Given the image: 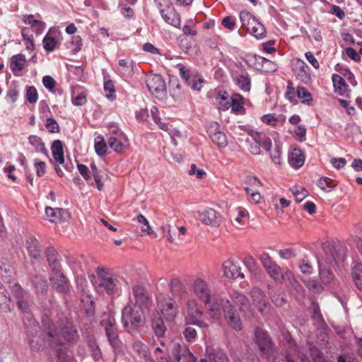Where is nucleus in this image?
<instances>
[{
	"label": "nucleus",
	"instance_id": "obj_12",
	"mask_svg": "<svg viewBox=\"0 0 362 362\" xmlns=\"http://www.w3.org/2000/svg\"><path fill=\"white\" fill-rule=\"evenodd\" d=\"M197 219L203 224L217 227L221 224V216L213 209H206L197 212Z\"/></svg>",
	"mask_w": 362,
	"mask_h": 362
},
{
	"label": "nucleus",
	"instance_id": "obj_48",
	"mask_svg": "<svg viewBox=\"0 0 362 362\" xmlns=\"http://www.w3.org/2000/svg\"><path fill=\"white\" fill-rule=\"evenodd\" d=\"M317 186L326 192H331L335 187L334 181L329 177H321L317 181Z\"/></svg>",
	"mask_w": 362,
	"mask_h": 362
},
{
	"label": "nucleus",
	"instance_id": "obj_58",
	"mask_svg": "<svg viewBox=\"0 0 362 362\" xmlns=\"http://www.w3.org/2000/svg\"><path fill=\"white\" fill-rule=\"evenodd\" d=\"M72 103L76 106H81L86 103V94L84 92H81L76 95L73 94L71 97Z\"/></svg>",
	"mask_w": 362,
	"mask_h": 362
},
{
	"label": "nucleus",
	"instance_id": "obj_22",
	"mask_svg": "<svg viewBox=\"0 0 362 362\" xmlns=\"http://www.w3.org/2000/svg\"><path fill=\"white\" fill-rule=\"evenodd\" d=\"M186 346H181L176 342H172L168 349V356L171 362H180L184 354V350L187 349Z\"/></svg>",
	"mask_w": 362,
	"mask_h": 362
},
{
	"label": "nucleus",
	"instance_id": "obj_50",
	"mask_svg": "<svg viewBox=\"0 0 362 362\" xmlns=\"http://www.w3.org/2000/svg\"><path fill=\"white\" fill-rule=\"evenodd\" d=\"M108 144L109 146L117 153H121L125 146V144L122 141L112 135L110 136L108 139Z\"/></svg>",
	"mask_w": 362,
	"mask_h": 362
},
{
	"label": "nucleus",
	"instance_id": "obj_25",
	"mask_svg": "<svg viewBox=\"0 0 362 362\" xmlns=\"http://www.w3.org/2000/svg\"><path fill=\"white\" fill-rule=\"evenodd\" d=\"M135 62L130 59H122L118 61V71L123 76H130L134 73Z\"/></svg>",
	"mask_w": 362,
	"mask_h": 362
},
{
	"label": "nucleus",
	"instance_id": "obj_59",
	"mask_svg": "<svg viewBox=\"0 0 362 362\" xmlns=\"http://www.w3.org/2000/svg\"><path fill=\"white\" fill-rule=\"evenodd\" d=\"M305 285L313 293H320L323 290L322 286L315 279H309Z\"/></svg>",
	"mask_w": 362,
	"mask_h": 362
},
{
	"label": "nucleus",
	"instance_id": "obj_41",
	"mask_svg": "<svg viewBox=\"0 0 362 362\" xmlns=\"http://www.w3.org/2000/svg\"><path fill=\"white\" fill-rule=\"evenodd\" d=\"M152 329L157 337H162L165 335L166 327L161 317L159 316L153 320Z\"/></svg>",
	"mask_w": 362,
	"mask_h": 362
},
{
	"label": "nucleus",
	"instance_id": "obj_34",
	"mask_svg": "<svg viewBox=\"0 0 362 362\" xmlns=\"http://www.w3.org/2000/svg\"><path fill=\"white\" fill-rule=\"evenodd\" d=\"M26 62L25 57L22 54L13 55L11 59V69L17 76L16 72L23 69Z\"/></svg>",
	"mask_w": 362,
	"mask_h": 362
},
{
	"label": "nucleus",
	"instance_id": "obj_1",
	"mask_svg": "<svg viewBox=\"0 0 362 362\" xmlns=\"http://www.w3.org/2000/svg\"><path fill=\"white\" fill-rule=\"evenodd\" d=\"M151 303V299L146 289L134 285L129 292L128 302L122 312V322L127 332L142 326L146 322L144 309Z\"/></svg>",
	"mask_w": 362,
	"mask_h": 362
},
{
	"label": "nucleus",
	"instance_id": "obj_60",
	"mask_svg": "<svg viewBox=\"0 0 362 362\" xmlns=\"http://www.w3.org/2000/svg\"><path fill=\"white\" fill-rule=\"evenodd\" d=\"M45 127L50 133H58L60 130L57 122L53 117H48L46 119Z\"/></svg>",
	"mask_w": 362,
	"mask_h": 362
},
{
	"label": "nucleus",
	"instance_id": "obj_54",
	"mask_svg": "<svg viewBox=\"0 0 362 362\" xmlns=\"http://www.w3.org/2000/svg\"><path fill=\"white\" fill-rule=\"evenodd\" d=\"M291 190L297 202H302L308 196V191L305 188L293 187Z\"/></svg>",
	"mask_w": 362,
	"mask_h": 362
},
{
	"label": "nucleus",
	"instance_id": "obj_28",
	"mask_svg": "<svg viewBox=\"0 0 362 362\" xmlns=\"http://www.w3.org/2000/svg\"><path fill=\"white\" fill-rule=\"evenodd\" d=\"M46 257L52 271H57L61 269L59 256L54 247H49L47 249Z\"/></svg>",
	"mask_w": 362,
	"mask_h": 362
},
{
	"label": "nucleus",
	"instance_id": "obj_5",
	"mask_svg": "<svg viewBox=\"0 0 362 362\" xmlns=\"http://www.w3.org/2000/svg\"><path fill=\"white\" fill-rule=\"evenodd\" d=\"M193 291L196 296L207 306V310L210 308L216 301L222 297H216L212 294L209 283L201 278H197L193 282Z\"/></svg>",
	"mask_w": 362,
	"mask_h": 362
},
{
	"label": "nucleus",
	"instance_id": "obj_10",
	"mask_svg": "<svg viewBox=\"0 0 362 362\" xmlns=\"http://www.w3.org/2000/svg\"><path fill=\"white\" fill-rule=\"evenodd\" d=\"M207 134L211 141L219 148H225L228 145L226 135L221 131L218 122H213L207 126Z\"/></svg>",
	"mask_w": 362,
	"mask_h": 362
},
{
	"label": "nucleus",
	"instance_id": "obj_15",
	"mask_svg": "<svg viewBox=\"0 0 362 362\" xmlns=\"http://www.w3.org/2000/svg\"><path fill=\"white\" fill-rule=\"evenodd\" d=\"M322 249L325 257H317V259H324V264H332L334 262L337 263L339 261H344L345 259L344 252H337L332 244L324 243Z\"/></svg>",
	"mask_w": 362,
	"mask_h": 362
},
{
	"label": "nucleus",
	"instance_id": "obj_38",
	"mask_svg": "<svg viewBox=\"0 0 362 362\" xmlns=\"http://www.w3.org/2000/svg\"><path fill=\"white\" fill-rule=\"evenodd\" d=\"M247 32L257 39H262L266 35L265 28L258 20L256 22H253V24L247 29Z\"/></svg>",
	"mask_w": 362,
	"mask_h": 362
},
{
	"label": "nucleus",
	"instance_id": "obj_64",
	"mask_svg": "<svg viewBox=\"0 0 362 362\" xmlns=\"http://www.w3.org/2000/svg\"><path fill=\"white\" fill-rule=\"evenodd\" d=\"M259 259L262 264L263 265L266 270L269 269V267H272L273 264H276V262H274L271 257L267 253L262 254L260 256Z\"/></svg>",
	"mask_w": 362,
	"mask_h": 362
},
{
	"label": "nucleus",
	"instance_id": "obj_14",
	"mask_svg": "<svg viewBox=\"0 0 362 362\" xmlns=\"http://www.w3.org/2000/svg\"><path fill=\"white\" fill-rule=\"evenodd\" d=\"M49 280L52 288L57 291L63 293H67L69 291L70 285L69 281L61 272L60 269L52 271Z\"/></svg>",
	"mask_w": 362,
	"mask_h": 362
},
{
	"label": "nucleus",
	"instance_id": "obj_7",
	"mask_svg": "<svg viewBox=\"0 0 362 362\" xmlns=\"http://www.w3.org/2000/svg\"><path fill=\"white\" fill-rule=\"evenodd\" d=\"M158 308L166 321H173L179 313V306L175 300L168 296L157 298Z\"/></svg>",
	"mask_w": 362,
	"mask_h": 362
},
{
	"label": "nucleus",
	"instance_id": "obj_31",
	"mask_svg": "<svg viewBox=\"0 0 362 362\" xmlns=\"http://www.w3.org/2000/svg\"><path fill=\"white\" fill-rule=\"evenodd\" d=\"M27 250L32 258L38 259L41 256V246L35 237H30L26 242Z\"/></svg>",
	"mask_w": 362,
	"mask_h": 362
},
{
	"label": "nucleus",
	"instance_id": "obj_39",
	"mask_svg": "<svg viewBox=\"0 0 362 362\" xmlns=\"http://www.w3.org/2000/svg\"><path fill=\"white\" fill-rule=\"evenodd\" d=\"M353 281L358 289L362 291V264L356 263L351 270Z\"/></svg>",
	"mask_w": 362,
	"mask_h": 362
},
{
	"label": "nucleus",
	"instance_id": "obj_52",
	"mask_svg": "<svg viewBox=\"0 0 362 362\" xmlns=\"http://www.w3.org/2000/svg\"><path fill=\"white\" fill-rule=\"evenodd\" d=\"M33 286L36 292L45 294L47 291V284L45 280L40 277H35L33 281Z\"/></svg>",
	"mask_w": 362,
	"mask_h": 362
},
{
	"label": "nucleus",
	"instance_id": "obj_18",
	"mask_svg": "<svg viewBox=\"0 0 362 362\" xmlns=\"http://www.w3.org/2000/svg\"><path fill=\"white\" fill-rule=\"evenodd\" d=\"M266 271L269 276L276 282L282 280L290 281L293 278V274L290 271L282 273L281 267L276 263Z\"/></svg>",
	"mask_w": 362,
	"mask_h": 362
},
{
	"label": "nucleus",
	"instance_id": "obj_37",
	"mask_svg": "<svg viewBox=\"0 0 362 362\" xmlns=\"http://www.w3.org/2000/svg\"><path fill=\"white\" fill-rule=\"evenodd\" d=\"M200 362H230L227 354L223 351H216L208 358H202Z\"/></svg>",
	"mask_w": 362,
	"mask_h": 362
},
{
	"label": "nucleus",
	"instance_id": "obj_9",
	"mask_svg": "<svg viewBox=\"0 0 362 362\" xmlns=\"http://www.w3.org/2000/svg\"><path fill=\"white\" fill-rule=\"evenodd\" d=\"M99 286L103 288L107 294L114 295L119 291V281L113 276L105 272L103 268L98 272Z\"/></svg>",
	"mask_w": 362,
	"mask_h": 362
},
{
	"label": "nucleus",
	"instance_id": "obj_62",
	"mask_svg": "<svg viewBox=\"0 0 362 362\" xmlns=\"http://www.w3.org/2000/svg\"><path fill=\"white\" fill-rule=\"evenodd\" d=\"M34 168L37 177H42L45 174L46 163L36 158L34 160Z\"/></svg>",
	"mask_w": 362,
	"mask_h": 362
},
{
	"label": "nucleus",
	"instance_id": "obj_13",
	"mask_svg": "<svg viewBox=\"0 0 362 362\" xmlns=\"http://www.w3.org/2000/svg\"><path fill=\"white\" fill-rule=\"evenodd\" d=\"M252 304L262 315H265L269 310V304L266 300L264 293L259 288L254 287L250 292Z\"/></svg>",
	"mask_w": 362,
	"mask_h": 362
},
{
	"label": "nucleus",
	"instance_id": "obj_17",
	"mask_svg": "<svg viewBox=\"0 0 362 362\" xmlns=\"http://www.w3.org/2000/svg\"><path fill=\"white\" fill-rule=\"evenodd\" d=\"M45 215L50 222H57L58 221H65L69 218V213L66 209L62 208H45Z\"/></svg>",
	"mask_w": 362,
	"mask_h": 362
},
{
	"label": "nucleus",
	"instance_id": "obj_55",
	"mask_svg": "<svg viewBox=\"0 0 362 362\" xmlns=\"http://www.w3.org/2000/svg\"><path fill=\"white\" fill-rule=\"evenodd\" d=\"M285 98L291 103H297L296 90L291 82L288 83L285 93Z\"/></svg>",
	"mask_w": 362,
	"mask_h": 362
},
{
	"label": "nucleus",
	"instance_id": "obj_32",
	"mask_svg": "<svg viewBox=\"0 0 362 362\" xmlns=\"http://www.w3.org/2000/svg\"><path fill=\"white\" fill-rule=\"evenodd\" d=\"M290 165L294 168L302 167L305 163V157L301 150L294 148L288 157Z\"/></svg>",
	"mask_w": 362,
	"mask_h": 362
},
{
	"label": "nucleus",
	"instance_id": "obj_23",
	"mask_svg": "<svg viewBox=\"0 0 362 362\" xmlns=\"http://www.w3.org/2000/svg\"><path fill=\"white\" fill-rule=\"evenodd\" d=\"M282 336L284 341L287 342L288 346V354L286 356V359L283 362H295L291 358L290 355H298L299 349L289 332H284Z\"/></svg>",
	"mask_w": 362,
	"mask_h": 362
},
{
	"label": "nucleus",
	"instance_id": "obj_11",
	"mask_svg": "<svg viewBox=\"0 0 362 362\" xmlns=\"http://www.w3.org/2000/svg\"><path fill=\"white\" fill-rule=\"evenodd\" d=\"M101 324L105 327V334L110 345L114 349H118L120 345V341L115 320L109 318L106 321L103 320Z\"/></svg>",
	"mask_w": 362,
	"mask_h": 362
},
{
	"label": "nucleus",
	"instance_id": "obj_2",
	"mask_svg": "<svg viewBox=\"0 0 362 362\" xmlns=\"http://www.w3.org/2000/svg\"><path fill=\"white\" fill-rule=\"evenodd\" d=\"M47 341L51 346H61L76 342L78 334L75 327L68 320L53 323L47 317L42 320Z\"/></svg>",
	"mask_w": 362,
	"mask_h": 362
},
{
	"label": "nucleus",
	"instance_id": "obj_26",
	"mask_svg": "<svg viewBox=\"0 0 362 362\" xmlns=\"http://www.w3.org/2000/svg\"><path fill=\"white\" fill-rule=\"evenodd\" d=\"M235 84L243 92H249L251 89V78L245 71L238 74L235 76Z\"/></svg>",
	"mask_w": 362,
	"mask_h": 362
},
{
	"label": "nucleus",
	"instance_id": "obj_33",
	"mask_svg": "<svg viewBox=\"0 0 362 362\" xmlns=\"http://www.w3.org/2000/svg\"><path fill=\"white\" fill-rule=\"evenodd\" d=\"M52 153L53 158L58 162L59 164H62L64 162L63 144L60 140H55L53 141L52 147Z\"/></svg>",
	"mask_w": 362,
	"mask_h": 362
},
{
	"label": "nucleus",
	"instance_id": "obj_47",
	"mask_svg": "<svg viewBox=\"0 0 362 362\" xmlns=\"http://www.w3.org/2000/svg\"><path fill=\"white\" fill-rule=\"evenodd\" d=\"M297 99H300L302 103L309 104L312 101L310 92L304 87L299 86L296 89Z\"/></svg>",
	"mask_w": 362,
	"mask_h": 362
},
{
	"label": "nucleus",
	"instance_id": "obj_4",
	"mask_svg": "<svg viewBox=\"0 0 362 362\" xmlns=\"http://www.w3.org/2000/svg\"><path fill=\"white\" fill-rule=\"evenodd\" d=\"M209 317L214 321L219 320L223 316L227 325L236 332L243 328L242 322L230 300L221 298L216 301L207 310Z\"/></svg>",
	"mask_w": 362,
	"mask_h": 362
},
{
	"label": "nucleus",
	"instance_id": "obj_35",
	"mask_svg": "<svg viewBox=\"0 0 362 362\" xmlns=\"http://www.w3.org/2000/svg\"><path fill=\"white\" fill-rule=\"evenodd\" d=\"M52 30L50 28L49 32L45 35L42 40V45L45 50L49 53L52 52L57 45V40L54 35H52Z\"/></svg>",
	"mask_w": 362,
	"mask_h": 362
},
{
	"label": "nucleus",
	"instance_id": "obj_3",
	"mask_svg": "<svg viewBox=\"0 0 362 362\" xmlns=\"http://www.w3.org/2000/svg\"><path fill=\"white\" fill-rule=\"evenodd\" d=\"M209 317L214 321L219 320L223 316L227 325L236 332L243 328L242 322L230 300L221 298L216 301L207 310Z\"/></svg>",
	"mask_w": 362,
	"mask_h": 362
},
{
	"label": "nucleus",
	"instance_id": "obj_19",
	"mask_svg": "<svg viewBox=\"0 0 362 362\" xmlns=\"http://www.w3.org/2000/svg\"><path fill=\"white\" fill-rule=\"evenodd\" d=\"M160 15L164 21L168 24L175 28H180L181 23L180 16L173 6H168V8H166V11L163 13H160Z\"/></svg>",
	"mask_w": 362,
	"mask_h": 362
},
{
	"label": "nucleus",
	"instance_id": "obj_61",
	"mask_svg": "<svg viewBox=\"0 0 362 362\" xmlns=\"http://www.w3.org/2000/svg\"><path fill=\"white\" fill-rule=\"evenodd\" d=\"M203 81L204 80L201 76L194 75V76H193L191 79L189 84L187 85L189 86L192 90L199 91L202 88Z\"/></svg>",
	"mask_w": 362,
	"mask_h": 362
},
{
	"label": "nucleus",
	"instance_id": "obj_29",
	"mask_svg": "<svg viewBox=\"0 0 362 362\" xmlns=\"http://www.w3.org/2000/svg\"><path fill=\"white\" fill-rule=\"evenodd\" d=\"M298 66L296 71L297 78L305 83L310 82L311 75L309 66L302 60H298Z\"/></svg>",
	"mask_w": 362,
	"mask_h": 362
},
{
	"label": "nucleus",
	"instance_id": "obj_51",
	"mask_svg": "<svg viewBox=\"0 0 362 362\" xmlns=\"http://www.w3.org/2000/svg\"><path fill=\"white\" fill-rule=\"evenodd\" d=\"M194 325L191 322L186 325L184 330L182 331V334L184 338L187 341H192L197 337V331L195 328L193 327Z\"/></svg>",
	"mask_w": 362,
	"mask_h": 362
},
{
	"label": "nucleus",
	"instance_id": "obj_36",
	"mask_svg": "<svg viewBox=\"0 0 362 362\" xmlns=\"http://www.w3.org/2000/svg\"><path fill=\"white\" fill-rule=\"evenodd\" d=\"M28 141L29 144L35 148L36 152L42 153L47 158H49L48 151L40 137L35 135H31L28 137Z\"/></svg>",
	"mask_w": 362,
	"mask_h": 362
},
{
	"label": "nucleus",
	"instance_id": "obj_53",
	"mask_svg": "<svg viewBox=\"0 0 362 362\" xmlns=\"http://www.w3.org/2000/svg\"><path fill=\"white\" fill-rule=\"evenodd\" d=\"M25 98L28 102L31 104L35 103L38 100V93L34 86L26 87Z\"/></svg>",
	"mask_w": 362,
	"mask_h": 362
},
{
	"label": "nucleus",
	"instance_id": "obj_46",
	"mask_svg": "<svg viewBox=\"0 0 362 362\" xmlns=\"http://www.w3.org/2000/svg\"><path fill=\"white\" fill-rule=\"evenodd\" d=\"M104 90L107 93L106 98L112 101L116 98L115 87L113 81L111 79H106L104 81L103 84Z\"/></svg>",
	"mask_w": 362,
	"mask_h": 362
},
{
	"label": "nucleus",
	"instance_id": "obj_42",
	"mask_svg": "<svg viewBox=\"0 0 362 362\" xmlns=\"http://www.w3.org/2000/svg\"><path fill=\"white\" fill-rule=\"evenodd\" d=\"M269 296L272 302L276 306H281L286 303L285 294L281 288L272 290L269 293Z\"/></svg>",
	"mask_w": 362,
	"mask_h": 362
},
{
	"label": "nucleus",
	"instance_id": "obj_27",
	"mask_svg": "<svg viewBox=\"0 0 362 362\" xmlns=\"http://www.w3.org/2000/svg\"><path fill=\"white\" fill-rule=\"evenodd\" d=\"M332 82L335 90L342 96H347L349 93V86L346 83L345 80L339 74L332 75Z\"/></svg>",
	"mask_w": 362,
	"mask_h": 362
},
{
	"label": "nucleus",
	"instance_id": "obj_8",
	"mask_svg": "<svg viewBox=\"0 0 362 362\" xmlns=\"http://www.w3.org/2000/svg\"><path fill=\"white\" fill-rule=\"evenodd\" d=\"M146 83L148 90L156 98L161 100L166 95V84L161 75L153 74L148 76Z\"/></svg>",
	"mask_w": 362,
	"mask_h": 362
},
{
	"label": "nucleus",
	"instance_id": "obj_49",
	"mask_svg": "<svg viewBox=\"0 0 362 362\" xmlns=\"http://www.w3.org/2000/svg\"><path fill=\"white\" fill-rule=\"evenodd\" d=\"M0 310L6 313L11 310V297L6 291L0 293Z\"/></svg>",
	"mask_w": 362,
	"mask_h": 362
},
{
	"label": "nucleus",
	"instance_id": "obj_16",
	"mask_svg": "<svg viewBox=\"0 0 362 362\" xmlns=\"http://www.w3.org/2000/svg\"><path fill=\"white\" fill-rule=\"evenodd\" d=\"M223 272L224 276L228 279L244 278V274L240 272V267L233 261L228 259L223 264Z\"/></svg>",
	"mask_w": 362,
	"mask_h": 362
},
{
	"label": "nucleus",
	"instance_id": "obj_30",
	"mask_svg": "<svg viewBox=\"0 0 362 362\" xmlns=\"http://www.w3.org/2000/svg\"><path fill=\"white\" fill-rule=\"evenodd\" d=\"M186 308L191 320L202 317L204 314L201 305L195 299H189L186 303Z\"/></svg>",
	"mask_w": 362,
	"mask_h": 362
},
{
	"label": "nucleus",
	"instance_id": "obj_24",
	"mask_svg": "<svg viewBox=\"0 0 362 362\" xmlns=\"http://www.w3.org/2000/svg\"><path fill=\"white\" fill-rule=\"evenodd\" d=\"M244 99L243 97L239 93H235L231 96L230 103H226L223 104V110H228L231 107L234 112H241L244 109Z\"/></svg>",
	"mask_w": 362,
	"mask_h": 362
},
{
	"label": "nucleus",
	"instance_id": "obj_43",
	"mask_svg": "<svg viewBox=\"0 0 362 362\" xmlns=\"http://www.w3.org/2000/svg\"><path fill=\"white\" fill-rule=\"evenodd\" d=\"M82 45V39L78 35L73 36L71 40L66 42L67 49H70L73 54H77L81 49Z\"/></svg>",
	"mask_w": 362,
	"mask_h": 362
},
{
	"label": "nucleus",
	"instance_id": "obj_56",
	"mask_svg": "<svg viewBox=\"0 0 362 362\" xmlns=\"http://www.w3.org/2000/svg\"><path fill=\"white\" fill-rule=\"evenodd\" d=\"M179 74L180 77L185 81L186 84H189L191 79L194 75H192L190 70L181 64H179Z\"/></svg>",
	"mask_w": 362,
	"mask_h": 362
},
{
	"label": "nucleus",
	"instance_id": "obj_40",
	"mask_svg": "<svg viewBox=\"0 0 362 362\" xmlns=\"http://www.w3.org/2000/svg\"><path fill=\"white\" fill-rule=\"evenodd\" d=\"M311 309L313 310L311 317L314 322V325L317 327H322L325 325V321L320 313L319 305L315 303H313Z\"/></svg>",
	"mask_w": 362,
	"mask_h": 362
},
{
	"label": "nucleus",
	"instance_id": "obj_45",
	"mask_svg": "<svg viewBox=\"0 0 362 362\" xmlns=\"http://www.w3.org/2000/svg\"><path fill=\"white\" fill-rule=\"evenodd\" d=\"M94 147H95V153L99 156H103L106 153L107 146V144L104 141V139L102 136H100V135L98 136L95 139Z\"/></svg>",
	"mask_w": 362,
	"mask_h": 362
},
{
	"label": "nucleus",
	"instance_id": "obj_21",
	"mask_svg": "<svg viewBox=\"0 0 362 362\" xmlns=\"http://www.w3.org/2000/svg\"><path fill=\"white\" fill-rule=\"evenodd\" d=\"M232 302L238 307L242 312L250 310V304L249 299L243 293L235 291L230 295Z\"/></svg>",
	"mask_w": 362,
	"mask_h": 362
},
{
	"label": "nucleus",
	"instance_id": "obj_20",
	"mask_svg": "<svg viewBox=\"0 0 362 362\" xmlns=\"http://www.w3.org/2000/svg\"><path fill=\"white\" fill-rule=\"evenodd\" d=\"M317 264L319 269V275L322 282L325 284H332L334 279V273L327 268L326 264H324V259L317 258Z\"/></svg>",
	"mask_w": 362,
	"mask_h": 362
},
{
	"label": "nucleus",
	"instance_id": "obj_63",
	"mask_svg": "<svg viewBox=\"0 0 362 362\" xmlns=\"http://www.w3.org/2000/svg\"><path fill=\"white\" fill-rule=\"evenodd\" d=\"M11 291L17 300L19 298H24L26 296V292L17 283H15L12 286Z\"/></svg>",
	"mask_w": 362,
	"mask_h": 362
},
{
	"label": "nucleus",
	"instance_id": "obj_44",
	"mask_svg": "<svg viewBox=\"0 0 362 362\" xmlns=\"http://www.w3.org/2000/svg\"><path fill=\"white\" fill-rule=\"evenodd\" d=\"M240 20L242 28H245L247 30L253 24V22L257 21L255 16L247 11H242L240 13Z\"/></svg>",
	"mask_w": 362,
	"mask_h": 362
},
{
	"label": "nucleus",
	"instance_id": "obj_6",
	"mask_svg": "<svg viewBox=\"0 0 362 362\" xmlns=\"http://www.w3.org/2000/svg\"><path fill=\"white\" fill-rule=\"evenodd\" d=\"M254 341L262 356H266L268 361L271 362V358L274 355V344L268 333L259 327L255 328Z\"/></svg>",
	"mask_w": 362,
	"mask_h": 362
},
{
	"label": "nucleus",
	"instance_id": "obj_57",
	"mask_svg": "<svg viewBox=\"0 0 362 362\" xmlns=\"http://www.w3.org/2000/svg\"><path fill=\"white\" fill-rule=\"evenodd\" d=\"M134 351L141 357H146L147 346L140 341H136L132 344Z\"/></svg>",
	"mask_w": 362,
	"mask_h": 362
}]
</instances>
